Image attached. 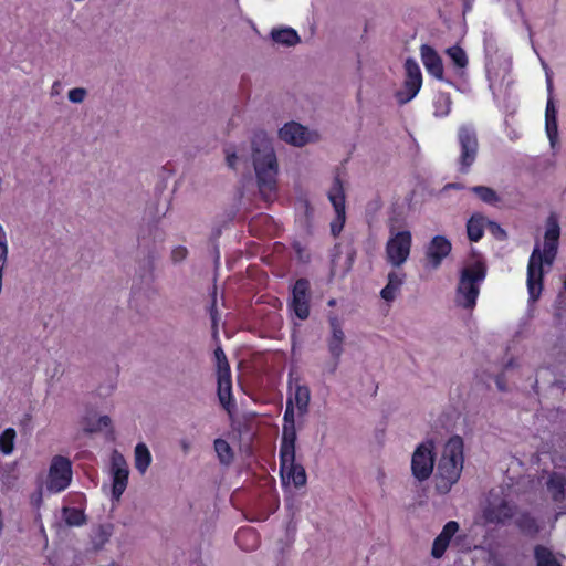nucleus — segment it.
Instances as JSON below:
<instances>
[{
	"instance_id": "nucleus-1",
	"label": "nucleus",
	"mask_w": 566,
	"mask_h": 566,
	"mask_svg": "<svg viewBox=\"0 0 566 566\" xmlns=\"http://www.w3.org/2000/svg\"><path fill=\"white\" fill-rule=\"evenodd\" d=\"M559 235L558 221L554 216H549L546 221L543 250L536 243L528 259L526 285L532 302L538 301L542 295L544 287L543 266L553 265L558 252Z\"/></svg>"
},
{
	"instance_id": "nucleus-2",
	"label": "nucleus",
	"mask_w": 566,
	"mask_h": 566,
	"mask_svg": "<svg viewBox=\"0 0 566 566\" xmlns=\"http://www.w3.org/2000/svg\"><path fill=\"white\" fill-rule=\"evenodd\" d=\"M251 145L258 187L262 197L269 200L276 193L279 172L276 155L270 138L264 132L255 133Z\"/></svg>"
},
{
	"instance_id": "nucleus-3",
	"label": "nucleus",
	"mask_w": 566,
	"mask_h": 566,
	"mask_svg": "<svg viewBox=\"0 0 566 566\" xmlns=\"http://www.w3.org/2000/svg\"><path fill=\"white\" fill-rule=\"evenodd\" d=\"M464 443L460 436L451 437L444 444L436 472V489L447 494L455 484L463 469Z\"/></svg>"
},
{
	"instance_id": "nucleus-4",
	"label": "nucleus",
	"mask_w": 566,
	"mask_h": 566,
	"mask_svg": "<svg viewBox=\"0 0 566 566\" xmlns=\"http://www.w3.org/2000/svg\"><path fill=\"white\" fill-rule=\"evenodd\" d=\"M486 274L488 266L483 260H475L462 268L455 289L457 306L468 311L475 308Z\"/></svg>"
},
{
	"instance_id": "nucleus-5",
	"label": "nucleus",
	"mask_w": 566,
	"mask_h": 566,
	"mask_svg": "<svg viewBox=\"0 0 566 566\" xmlns=\"http://www.w3.org/2000/svg\"><path fill=\"white\" fill-rule=\"evenodd\" d=\"M460 147L458 157L459 172L465 175L476 160L479 153V139L475 128L472 125H461L457 133Z\"/></svg>"
},
{
	"instance_id": "nucleus-6",
	"label": "nucleus",
	"mask_w": 566,
	"mask_h": 566,
	"mask_svg": "<svg viewBox=\"0 0 566 566\" xmlns=\"http://www.w3.org/2000/svg\"><path fill=\"white\" fill-rule=\"evenodd\" d=\"M280 473L282 482L293 483L296 489L307 482L305 468L295 461V444L280 446Z\"/></svg>"
},
{
	"instance_id": "nucleus-7",
	"label": "nucleus",
	"mask_w": 566,
	"mask_h": 566,
	"mask_svg": "<svg viewBox=\"0 0 566 566\" xmlns=\"http://www.w3.org/2000/svg\"><path fill=\"white\" fill-rule=\"evenodd\" d=\"M412 245V235L409 230L394 232L390 229V237L386 243V259L392 266L402 265L409 258Z\"/></svg>"
},
{
	"instance_id": "nucleus-8",
	"label": "nucleus",
	"mask_w": 566,
	"mask_h": 566,
	"mask_svg": "<svg viewBox=\"0 0 566 566\" xmlns=\"http://www.w3.org/2000/svg\"><path fill=\"white\" fill-rule=\"evenodd\" d=\"M72 462L63 455H54L48 472L46 489L51 493L66 490L72 481Z\"/></svg>"
},
{
	"instance_id": "nucleus-9",
	"label": "nucleus",
	"mask_w": 566,
	"mask_h": 566,
	"mask_svg": "<svg viewBox=\"0 0 566 566\" xmlns=\"http://www.w3.org/2000/svg\"><path fill=\"white\" fill-rule=\"evenodd\" d=\"M436 461L434 443L431 440L420 443L411 458L412 475L420 482L428 480Z\"/></svg>"
},
{
	"instance_id": "nucleus-10",
	"label": "nucleus",
	"mask_w": 566,
	"mask_h": 566,
	"mask_svg": "<svg viewBox=\"0 0 566 566\" xmlns=\"http://www.w3.org/2000/svg\"><path fill=\"white\" fill-rule=\"evenodd\" d=\"M328 200L331 201L334 210L335 218L331 222V232L334 237H338L342 232L346 221V209H345V189L344 184L340 179L339 174L334 177L332 187L327 193Z\"/></svg>"
},
{
	"instance_id": "nucleus-11",
	"label": "nucleus",
	"mask_w": 566,
	"mask_h": 566,
	"mask_svg": "<svg viewBox=\"0 0 566 566\" xmlns=\"http://www.w3.org/2000/svg\"><path fill=\"white\" fill-rule=\"evenodd\" d=\"M311 284L307 279H297L292 287L289 310L301 321H305L311 312Z\"/></svg>"
},
{
	"instance_id": "nucleus-12",
	"label": "nucleus",
	"mask_w": 566,
	"mask_h": 566,
	"mask_svg": "<svg viewBox=\"0 0 566 566\" xmlns=\"http://www.w3.org/2000/svg\"><path fill=\"white\" fill-rule=\"evenodd\" d=\"M328 323L331 327V336L327 338V349L332 357V361L327 364L326 369L333 375L336 373L344 353L345 333L343 331L342 322L336 315L329 316Z\"/></svg>"
},
{
	"instance_id": "nucleus-13",
	"label": "nucleus",
	"mask_w": 566,
	"mask_h": 566,
	"mask_svg": "<svg viewBox=\"0 0 566 566\" xmlns=\"http://www.w3.org/2000/svg\"><path fill=\"white\" fill-rule=\"evenodd\" d=\"M405 71L406 77L403 87L396 93L399 104H406L416 97L422 85V74L418 63L413 59L408 57L406 60Z\"/></svg>"
},
{
	"instance_id": "nucleus-14",
	"label": "nucleus",
	"mask_w": 566,
	"mask_h": 566,
	"mask_svg": "<svg viewBox=\"0 0 566 566\" xmlns=\"http://www.w3.org/2000/svg\"><path fill=\"white\" fill-rule=\"evenodd\" d=\"M112 474V499L114 501H119L127 488L129 475L127 463L122 454L116 453L113 455Z\"/></svg>"
},
{
	"instance_id": "nucleus-15",
	"label": "nucleus",
	"mask_w": 566,
	"mask_h": 566,
	"mask_svg": "<svg viewBox=\"0 0 566 566\" xmlns=\"http://www.w3.org/2000/svg\"><path fill=\"white\" fill-rule=\"evenodd\" d=\"M516 513V505L506 500L499 503H489L483 511V517L488 523L504 525L510 522Z\"/></svg>"
},
{
	"instance_id": "nucleus-16",
	"label": "nucleus",
	"mask_w": 566,
	"mask_h": 566,
	"mask_svg": "<svg viewBox=\"0 0 566 566\" xmlns=\"http://www.w3.org/2000/svg\"><path fill=\"white\" fill-rule=\"evenodd\" d=\"M279 137L293 146L302 147L313 140L312 133L308 129L296 123H286L280 130Z\"/></svg>"
},
{
	"instance_id": "nucleus-17",
	"label": "nucleus",
	"mask_w": 566,
	"mask_h": 566,
	"mask_svg": "<svg viewBox=\"0 0 566 566\" xmlns=\"http://www.w3.org/2000/svg\"><path fill=\"white\" fill-rule=\"evenodd\" d=\"M452 250L451 242L443 235H436L431 239L426 251V258L430 268L438 269L443 259L447 258Z\"/></svg>"
},
{
	"instance_id": "nucleus-18",
	"label": "nucleus",
	"mask_w": 566,
	"mask_h": 566,
	"mask_svg": "<svg viewBox=\"0 0 566 566\" xmlns=\"http://www.w3.org/2000/svg\"><path fill=\"white\" fill-rule=\"evenodd\" d=\"M421 61L424 69L432 77L438 81L444 80V69L441 56L438 52L429 44H422L420 46Z\"/></svg>"
},
{
	"instance_id": "nucleus-19",
	"label": "nucleus",
	"mask_w": 566,
	"mask_h": 566,
	"mask_svg": "<svg viewBox=\"0 0 566 566\" xmlns=\"http://www.w3.org/2000/svg\"><path fill=\"white\" fill-rule=\"evenodd\" d=\"M459 528V523L455 521H449L444 524L442 531L434 538L432 544L431 556L433 558L439 559L444 555L452 537L457 534Z\"/></svg>"
},
{
	"instance_id": "nucleus-20",
	"label": "nucleus",
	"mask_w": 566,
	"mask_h": 566,
	"mask_svg": "<svg viewBox=\"0 0 566 566\" xmlns=\"http://www.w3.org/2000/svg\"><path fill=\"white\" fill-rule=\"evenodd\" d=\"M552 80L547 77L548 98L545 108V130L551 144L554 145L558 136V125L557 108L552 97Z\"/></svg>"
},
{
	"instance_id": "nucleus-21",
	"label": "nucleus",
	"mask_w": 566,
	"mask_h": 566,
	"mask_svg": "<svg viewBox=\"0 0 566 566\" xmlns=\"http://www.w3.org/2000/svg\"><path fill=\"white\" fill-rule=\"evenodd\" d=\"M295 413L293 399L291 396L286 399V407L283 415V428L280 446H293L296 442L297 434L295 429Z\"/></svg>"
},
{
	"instance_id": "nucleus-22",
	"label": "nucleus",
	"mask_w": 566,
	"mask_h": 566,
	"mask_svg": "<svg viewBox=\"0 0 566 566\" xmlns=\"http://www.w3.org/2000/svg\"><path fill=\"white\" fill-rule=\"evenodd\" d=\"M289 396L292 397L293 406L297 408L300 416H304L308 412V406L311 401V390L308 386L300 384L298 379H295L293 385V381L290 378Z\"/></svg>"
},
{
	"instance_id": "nucleus-23",
	"label": "nucleus",
	"mask_w": 566,
	"mask_h": 566,
	"mask_svg": "<svg viewBox=\"0 0 566 566\" xmlns=\"http://www.w3.org/2000/svg\"><path fill=\"white\" fill-rule=\"evenodd\" d=\"M235 542L243 551H253L259 546V534L251 527H241L235 533Z\"/></svg>"
},
{
	"instance_id": "nucleus-24",
	"label": "nucleus",
	"mask_w": 566,
	"mask_h": 566,
	"mask_svg": "<svg viewBox=\"0 0 566 566\" xmlns=\"http://www.w3.org/2000/svg\"><path fill=\"white\" fill-rule=\"evenodd\" d=\"M485 217L473 213L467 221V234L471 242H479L484 235Z\"/></svg>"
},
{
	"instance_id": "nucleus-25",
	"label": "nucleus",
	"mask_w": 566,
	"mask_h": 566,
	"mask_svg": "<svg viewBox=\"0 0 566 566\" xmlns=\"http://www.w3.org/2000/svg\"><path fill=\"white\" fill-rule=\"evenodd\" d=\"M218 398L221 406L229 410L232 399V379L229 376H218Z\"/></svg>"
},
{
	"instance_id": "nucleus-26",
	"label": "nucleus",
	"mask_w": 566,
	"mask_h": 566,
	"mask_svg": "<svg viewBox=\"0 0 566 566\" xmlns=\"http://www.w3.org/2000/svg\"><path fill=\"white\" fill-rule=\"evenodd\" d=\"M113 533L112 524H102L92 531L91 543L95 551H99L109 541Z\"/></svg>"
},
{
	"instance_id": "nucleus-27",
	"label": "nucleus",
	"mask_w": 566,
	"mask_h": 566,
	"mask_svg": "<svg viewBox=\"0 0 566 566\" xmlns=\"http://www.w3.org/2000/svg\"><path fill=\"white\" fill-rule=\"evenodd\" d=\"M271 38L274 42L292 46L300 42V35L292 28H284L280 30H272Z\"/></svg>"
},
{
	"instance_id": "nucleus-28",
	"label": "nucleus",
	"mask_w": 566,
	"mask_h": 566,
	"mask_svg": "<svg viewBox=\"0 0 566 566\" xmlns=\"http://www.w3.org/2000/svg\"><path fill=\"white\" fill-rule=\"evenodd\" d=\"M534 558L536 566H562L553 555V552L544 545H536L534 547Z\"/></svg>"
},
{
	"instance_id": "nucleus-29",
	"label": "nucleus",
	"mask_w": 566,
	"mask_h": 566,
	"mask_svg": "<svg viewBox=\"0 0 566 566\" xmlns=\"http://www.w3.org/2000/svg\"><path fill=\"white\" fill-rule=\"evenodd\" d=\"M482 202L496 207L501 202L497 192L486 186H474L470 189Z\"/></svg>"
},
{
	"instance_id": "nucleus-30",
	"label": "nucleus",
	"mask_w": 566,
	"mask_h": 566,
	"mask_svg": "<svg viewBox=\"0 0 566 566\" xmlns=\"http://www.w3.org/2000/svg\"><path fill=\"white\" fill-rule=\"evenodd\" d=\"M151 462V454L145 443H138L135 448V468L143 474Z\"/></svg>"
},
{
	"instance_id": "nucleus-31",
	"label": "nucleus",
	"mask_w": 566,
	"mask_h": 566,
	"mask_svg": "<svg viewBox=\"0 0 566 566\" xmlns=\"http://www.w3.org/2000/svg\"><path fill=\"white\" fill-rule=\"evenodd\" d=\"M515 524L518 530L526 535H536L539 531L536 520L527 512L521 513Z\"/></svg>"
},
{
	"instance_id": "nucleus-32",
	"label": "nucleus",
	"mask_w": 566,
	"mask_h": 566,
	"mask_svg": "<svg viewBox=\"0 0 566 566\" xmlns=\"http://www.w3.org/2000/svg\"><path fill=\"white\" fill-rule=\"evenodd\" d=\"M446 54L452 61L454 67L463 71L469 64V59L465 51L458 44L452 45L446 50Z\"/></svg>"
},
{
	"instance_id": "nucleus-33",
	"label": "nucleus",
	"mask_w": 566,
	"mask_h": 566,
	"mask_svg": "<svg viewBox=\"0 0 566 566\" xmlns=\"http://www.w3.org/2000/svg\"><path fill=\"white\" fill-rule=\"evenodd\" d=\"M213 446L218 459L222 464H230L233 461L234 453L230 444L224 439H216Z\"/></svg>"
},
{
	"instance_id": "nucleus-34",
	"label": "nucleus",
	"mask_w": 566,
	"mask_h": 566,
	"mask_svg": "<svg viewBox=\"0 0 566 566\" xmlns=\"http://www.w3.org/2000/svg\"><path fill=\"white\" fill-rule=\"evenodd\" d=\"M64 521L69 526H82L86 523L84 512L76 507H65L63 510Z\"/></svg>"
},
{
	"instance_id": "nucleus-35",
	"label": "nucleus",
	"mask_w": 566,
	"mask_h": 566,
	"mask_svg": "<svg viewBox=\"0 0 566 566\" xmlns=\"http://www.w3.org/2000/svg\"><path fill=\"white\" fill-rule=\"evenodd\" d=\"M17 433L13 428H7L1 434H0V451L8 455L11 454L14 449V440H15Z\"/></svg>"
},
{
	"instance_id": "nucleus-36",
	"label": "nucleus",
	"mask_w": 566,
	"mask_h": 566,
	"mask_svg": "<svg viewBox=\"0 0 566 566\" xmlns=\"http://www.w3.org/2000/svg\"><path fill=\"white\" fill-rule=\"evenodd\" d=\"M548 489L553 492V499L558 501L564 497L566 481L562 475L553 474L548 482Z\"/></svg>"
},
{
	"instance_id": "nucleus-37",
	"label": "nucleus",
	"mask_w": 566,
	"mask_h": 566,
	"mask_svg": "<svg viewBox=\"0 0 566 566\" xmlns=\"http://www.w3.org/2000/svg\"><path fill=\"white\" fill-rule=\"evenodd\" d=\"M214 358L217 365V377L231 375L230 365L223 349L218 346L214 349Z\"/></svg>"
},
{
	"instance_id": "nucleus-38",
	"label": "nucleus",
	"mask_w": 566,
	"mask_h": 566,
	"mask_svg": "<svg viewBox=\"0 0 566 566\" xmlns=\"http://www.w3.org/2000/svg\"><path fill=\"white\" fill-rule=\"evenodd\" d=\"M405 273H398L395 271H391L388 273V283L387 285L391 286L392 290L400 291L403 281H405Z\"/></svg>"
},
{
	"instance_id": "nucleus-39",
	"label": "nucleus",
	"mask_w": 566,
	"mask_h": 566,
	"mask_svg": "<svg viewBox=\"0 0 566 566\" xmlns=\"http://www.w3.org/2000/svg\"><path fill=\"white\" fill-rule=\"evenodd\" d=\"M111 418L108 416H101L95 424L85 428L88 432H96L111 426Z\"/></svg>"
},
{
	"instance_id": "nucleus-40",
	"label": "nucleus",
	"mask_w": 566,
	"mask_h": 566,
	"mask_svg": "<svg viewBox=\"0 0 566 566\" xmlns=\"http://www.w3.org/2000/svg\"><path fill=\"white\" fill-rule=\"evenodd\" d=\"M85 95H86V91L84 88H80V87L70 90L69 94H67L69 99L72 103L83 102V99L85 98Z\"/></svg>"
},
{
	"instance_id": "nucleus-41",
	"label": "nucleus",
	"mask_w": 566,
	"mask_h": 566,
	"mask_svg": "<svg viewBox=\"0 0 566 566\" xmlns=\"http://www.w3.org/2000/svg\"><path fill=\"white\" fill-rule=\"evenodd\" d=\"M187 254L188 250L185 247L179 245L171 251V259L174 262H180L187 258Z\"/></svg>"
},
{
	"instance_id": "nucleus-42",
	"label": "nucleus",
	"mask_w": 566,
	"mask_h": 566,
	"mask_svg": "<svg viewBox=\"0 0 566 566\" xmlns=\"http://www.w3.org/2000/svg\"><path fill=\"white\" fill-rule=\"evenodd\" d=\"M398 291L392 290L391 286L387 285L380 291V296L386 302H392L397 296Z\"/></svg>"
},
{
	"instance_id": "nucleus-43",
	"label": "nucleus",
	"mask_w": 566,
	"mask_h": 566,
	"mask_svg": "<svg viewBox=\"0 0 566 566\" xmlns=\"http://www.w3.org/2000/svg\"><path fill=\"white\" fill-rule=\"evenodd\" d=\"M271 221V217L268 216V214H260L256 218H253L251 220V222L249 223V227L251 230H253L258 223H261V222H270Z\"/></svg>"
},
{
	"instance_id": "nucleus-44",
	"label": "nucleus",
	"mask_w": 566,
	"mask_h": 566,
	"mask_svg": "<svg viewBox=\"0 0 566 566\" xmlns=\"http://www.w3.org/2000/svg\"><path fill=\"white\" fill-rule=\"evenodd\" d=\"M237 159H238V157L234 151L226 150V160H227V165L230 168L234 169Z\"/></svg>"
},
{
	"instance_id": "nucleus-45",
	"label": "nucleus",
	"mask_w": 566,
	"mask_h": 566,
	"mask_svg": "<svg viewBox=\"0 0 566 566\" xmlns=\"http://www.w3.org/2000/svg\"><path fill=\"white\" fill-rule=\"evenodd\" d=\"M450 189L461 190V189H464V185L460 184V182H449L444 186V190H450Z\"/></svg>"
},
{
	"instance_id": "nucleus-46",
	"label": "nucleus",
	"mask_w": 566,
	"mask_h": 566,
	"mask_svg": "<svg viewBox=\"0 0 566 566\" xmlns=\"http://www.w3.org/2000/svg\"><path fill=\"white\" fill-rule=\"evenodd\" d=\"M490 224L495 228V232H499L502 239L506 237L505 231L497 223L490 222Z\"/></svg>"
},
{
	"instance_id": "nucleus-47",
	"label": "nucleus",
	"mask_w": 566,
	"mask_h": 566,
	"mask_svg": "<svg viewBox=\"0 0 566 566\" xmlns=\"http://www.w3.org/2000/svg\"><path fill=\"white\" fill-rule=\"evenodd\" d=\"M474 0H463V11H471Z\"/></svg>"
},
{
	"instance_id": "nucleus-48",
	"label": "nucleus",
	"mask_w": 566,
	"mask_h": 566,
	"mask_svg": "<svg viewBox=\"0 0 566 566\" xmlns=\"http://www.w3.org/2000/svg\"><path fill=\"white\" fill-rule=\"evenodd\" d=\"M0 242L7 243L6 233H4V230L1 224H0ZM6 245L8 247V244H6Z\"/></svg>"
},
{
	"instance_id": "nucleus-49",
	"label": "nucleus",
	"mask_w": 566,
	"mask_h": 566,
	"mask_svg": "<svg viewBox=\"0 0 566 566\" xmlns=\"http://www.w3.org/2000/svg\"><path fill=\"white\" fill-rule=\"evenodd\" d=\"M496 385H497V387H499V389H500V390H502V391H503V390H505V387H504V384H503V381H502V378H501V377H497V379H496Z\"/></svg>"
},
{
	"instance_id": "nucleus-50",
	"label": "nucleus",
	"mask_w": 566,
	"mask_h": 566,
	"mask_svg": "<svg viewBox=\"0 0 566 566\" xmlns=\"http://www.w3.org/2000/svg\"><path fill=\"white\" fill-rule=\"evenodd\" d=\"M41 502H42V497H41V494H39V496L36 499V504L39 505Z\"/></svg>"
},
{
	"instance_id": "nucleus-51",
	"label": "nucleus",
	"mask_w": 566,
	"mask_h": 566,
	"mask_svg": "<svg viewBox=\"0 0 566 566\" xmlns=\"http://www.w3.org/2000/svg\"><path fill=\"white\" fill-rule=\"evenodd\" d=\"M184 451L188 450V444L186 442L182 443Z\"/></svg>"
},
{
	"instance_id": "nucleus-52",
	"label": "nucleus",
	"mask_w": 566,
	"mask_h": 566,
	"mask_svg": "<svg viewBox=\"0 0 566 566\" xmlns=\"http://www.w3.org/2000/svg\"><path fill=\"white\" fill-rule=\"evenodd\" d=\"M563 289H564V291L566 292V276H565V280H564V282H563Z\"/></svg>"
},
{
	"instance_id": "nucleus-53",
	"label": "nucleus",
	"mask_w": 566,
	"mask_h": 566,
	"mask_svg": "<svg viewBox=\"0 0 566 566\" xmlns=\"http://www.w3.org/2000/svg\"><path fill=\"white\" fill-rule=\"evenodd\" d=\"M328 304H329V305H334V304H335V301H334V300H331V301L328 302Z\"/></svg>"
}]
</instances>
